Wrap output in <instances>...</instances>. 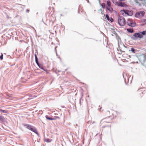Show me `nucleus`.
Here are the masks:
<instances>
[{
	"label": "nucleus",
	"instance_id": "1",
	"mask_svg": "<svg viewBox=\"0 0 146 146\" xmlns=\"http://www.w3.org/2000/svg\"><path fill=\"white\" fill-rule=\"evenodd\" d=\"M105 113L106 115L110 117V119L111 120L113 119L114 118L116 117L118 115L117 112L115 111H111V113L109 111H107Z\"/></svg>",
	"mask_w": 146,
	"mask_h": 146
},
{
	"label": "nucleus",
	"instance_id": "2",
	"mask_svg": "<svg viewBox=\"0 0 146 146\" xmlns=\"http://www.w3.org/2000/svg\"><path fill=\"white\" fill-rule=\"evenodd\" d=\"M118 22L121 26H123L125 24V20L122 16H119L118 19Z\"/></svg>",
	"mask_w": 146,
	"mask_h": 146
},
{
	"label": "nucleus",
	"instance_id": "3",
	"mask_svg": "<svg viewBox=\"0 0 146 146\" xmlns=\"http://www.w3.org/2000/svg\"><path fill=\"white\" fill-rule=\"evenodd\" d=\"M24 126L35 133H37V131L36 129L32 125L27 124H26L24 125Z\"/></svg>",
	"mask_w": 146,
	"mask_h": 146
},
{
	"label": "nucleus",
	"instance_id": "4",
	"mask_svg": "<svg viewBox=\"0 0 146 146\" xmlns=\"http://www.w3.org/2000/svg\"><path fill=\"white\" fill-rule=\"evenodd\" d=\"M127 24L129 26L134 27L136 25V24L131 19H129L127 22Z\"/></svg>",
	"mask_w": 146,
	"mask_h": 146
},
{
	"label": "nucleus",
	"instance_id": "5",
	"mask_svg": "<svg viewBox=\"0 0 146 146\" xmlns=\"http://www.w3.org/2000/svg\"><path fill=\"white\" fill-rule=\"evenodd\" d=\"M111 120H108L106 119H102L101 122L100 124L101 125H102V127H105L107 126V125H104V124L106 123H109L110 122V121Z\"/></svg>",
	"mask_w": 146,
	"mask_h": 146
},
{
	"label": "nucleus",
	"instance_id": "6",
	"mask_svg": "<svg viewBox=\"0 0 146 146\" xmlns=\"http://www.w3.org/2000/svg\"><path fill=\"white\" fill-rule=\"evenodd\" d=\"M145 14V12L144 11H140L137 12L135 14V17H140L144 16Z\"/></svg>",
	"mask_w": 146,
	"mask_h": 146
},
{
	"label": "nucleus",
	"instance_id": "7",
	"mask_svg": "<svg viewBox=\"0 0 146 146\" xmlns=\"http://www.w3.org/2000/svg\"><path fill=\"white\" fill-rule=\"evenodd\" d=\"M133 36L136 38H142L143 37V36L141 33H134L133 35Z\"/></svg>",
	"mask_w": 146,
	"mask_h": 146
},
{
	"label": "nucleus",
	"instance_id": "8",
	"mask_svg": "<svg viewBox=\"0 0 146 146\" xmlns=\"http://www.w3.org/2000/svg\"><path fill=\"white\" fill-rule=\"evenodd\" d=\"M123 11L125 13L130 16L132 15L133 14V12L132 11H129L125 10H124Z\"/></svg>",
	"mask_w": 146,
	"mask_h": 146
},
{
	"label": "nucleus",
	"instance_id": "9",
	"mask_svg": "<svg viewBox=\"0 0 146 146\" xmlns=\"http://www.w3.org/2000/svg\"><path fill=\"white\" fill-rule=\"evenodd\" d=\"M45 117L48 120H55L57 118H59V117L58 116H55L54 117V118L49 117L47 115H46Z\"/></svg>",
	"mask_w": 146,
	"mask_h": 146
},
{
	"label": "nucleus",
	"instance_id": "10",
	"mask_svg": "<svg viewBox=\"0 0 146 146\" xmlns=\"http://www.w3.org/2000/svg\"><path fill=\"white\" fill-rule=\"evenodd\" d=\"M117 5L118 6L121 7H124L127 6V5L125 4L124 3H122L121 2L117 3Z\"/></svg>",
	"mask_w": 146,
	"mask_h": 146
},
{
	"label": "nucleus",
	"instance_id": "11",
	"mask_svg": "<svg viewBox=\"0 0 146 146\" xmlns=\"http://www.w3.org/2000/svg\"><path fill=\"white\" fill-rule=\"evenodd\" d=\"M106 9L108 10L110 13H112L113 11V9L110 7H107Z\"/></svg>",
	"mask_w": 146,
	"mask_h": 146
},
{
	"label": "nucleus",
	"instance_id": "12",
	"mask_svg": "<svg viewBox=\"0 0 146 146\" xmlns=\"http://www.w3.org/2000/svg\"><path fill=\"white\" fill-rule=\"evenodd\" d=\"M127 30L128 32L130 33H132L133 32V29L132 28L127 29Z\"/></svg>",
	"mask_w": 146,
	"mask_h": 146
},
{
	"label": "nucleus",
	"instance_id": "13",
	"mask_svg": "<svg viewBox=\"0 0 146 146\" xmlns=\"http://www.w3.org/2000/svg\"><path fill=\"white\" fill-rule=\"evenodd\" d=\"M0 121H1L4 122L5 121V118L4 117L0 115Z\"/></svg>",
	"mask_w": 146,
	"mask_h": 146
},
{
	"label": "nucleus",
	"instance_id": "14",
	"mask_svg": "<svg viewBox=\"0 0 146 146\" xmlns=\"http://www.w3.org/2000/svg\"><path fill=\"white\" fill-rule=\"evenodd\" d=\"M0 111L2 112L3 113H8V111L7 110H4L0 109Z\"/></svg>",
	"mask_w": 146,
	"mask_h": 146
},
{
	"label": "nucleus",
	"instance_id": "15",
	"mask_svg": "<svg viewBox=\"0 0 146 146\" xmlns=\"http://www.w3.org/2000/svg\"><path fill=\"white\" fill-rule=\"evenodd\" d=\"M107 7H110L111 6V3L109 1H107Z\"/></svg>",
	"mask_w": 146,
	"mask_h": 146
},
{
	"label": "nucleus",
	"instance_id": "16",
	"mask_svg": "<svg viewBox=\"0 0 146 146\" xmlns=\"http://www.w3.org/2000/svg\"><path fill=\"white\" fill-rule=\"evenodd\" d=\"M45 141L46 142H51L52 140L49 139H46L45 140Z\"/></svg>",
	"mask_w": 146,
	"mask_h": 146
},
{
	"label": "nucleus",
	"instance_id": "17",
	"mask_svg": "<svg viewBox=\"0 0 146 146\" xmlns=\"http://www.w3.org/2000/svg\"><path fill=\"white\" fill-rule=\"evenodd\" d=\"M101 6L103 9H105L106 7L105 4L104 3H102L101 4Z\"/></svg>",
	"mask_w": 146,
	"mask_h": 146
},
{
	"label": "nucleus",
	"instance_id": "18",
	"mask_svg": "<svg viewBox=\"0 0 146 146\" xmlns=\"http://www.w3.org/2000/svg\"><path fill=\"white\" fill-rule=\"evenodd\" d=\"M140 33L142 35H145L146 34V31H143L141 32Z\"/></svg>",
	"mask_w": 146,
	"mask_h": 146
},
{
	"label": "nucleus",
	"instance_id": "19",
	"mask_svg": "<svg viewBox=\"0 0 146 146\" xmlns=\"http://www.w3.org/2000/svg\"><path fill=\"white\" fill-rule=\"evenodd\" d=\"M38 66L39 67V68L40 69L43 70H45V69L43 67L42 65L41 64H40Z\"/></svg>",
	"mask_w": 146,
	"mask_h": 146
},
{
	"label": "nucleus",
	"instance_id": "20",
	"mask_svg": "<svg viewBox=\"0 0 146 146\" xmlns=\"http://www.w3.org/2000/svg\"><path fill=\"white\" fill-rule=\"evenodd\" d=\"M129 51H131L133 53H135V50L133 48H131V50H129Z\"/></svg>",
	"mask_w": 146,
	"mask_h": 146
},
{
	"label": "nucleus",
	"instance_id": "21",
	"mask_svg": "<svg viewBox=\"0 0 146 146\" xmlns=\"http://www.w3.org/2000/svg\"><path fill=\"white\" fill-rule=\"evenodd\" d=\"M106 18L107 19V20L108 21H109L110 18H109L108 15L107 14H106Z\"/></svg>",
	"mask_w": 146,
	"mask_h": 146
},
{
	"label": "nucleus",
	"instance_id": "22",
	"mask_svg": "<svg viewBox=\"0 0 146 146\" xmlns=\"http://www.w3.org/2000/svg\"><path fill=\"white\" fill-rule=\"evenodd\" d=\"M35 61H36V63L37 64V65L38 66H39L40 64H39V63H38V59L37 60H35Z\"/></svg>",
	"mask_w": 146,
	"mask_h": 146
},
{
	"label": "nucleus",
	"instance_id": "23",
	"mask_svg": "<svg viewBox=\"0 0 146 146\" xmlns=\"http://www.w3.org/2000/svg\"><path fill=\"white\" fill-rule=\"evenodd\" d=\"M113 21V19L112 18H111L110 19V20L109 21H110L112 22Z\"/></svg>",
	"mask_w": 146,
	"mask_h": 146
},
{
	"label": "nucleus",
	"instance_id": "24",
	"mask_svg": "<svg viewBox=\"0 0 146 146\" xmlns=\"http://www.w3.org/2000/svg\"><path fill=\"white\" fill-rule=\"evenodd\" d=\"M3 55H1L0 56V59H1V60H2L3 59Z\"/></svg>",
	"mask_w": 146,
	"mask_h": 146
},
{
	"label": "nucleus",
	"instance_id": "25",
	"mask_svg": "<svg viewBox=\"0 0 146 146\" xmlns=\"http://www.w3.org/2000/svg\"><path fill=\"white\" fill-rule=\"evenodd\" d=\"M35 60L38 59L37 58V56H36V54H35Z\"/></svg>",
	"mask_w": 146,
	"mask_h": 146
},
{
	"label": "nucleus",
	"instance_id": "26",
	"mask_svg": "<svg viewBox=\"0 0 146 146\" xmlns=\"http://www.w3.org/2000/svg\"><path fill=\"white\" fill-rule=\"evenodd\" d=\"M44 71L46 72L47 74H48V71L47 70L45 69V70H44Z\"/></svg>",
	"mask_w": 146,
	"mask_h": 146
},
{
	"label": "nucleus",
	"instance_id": "27",
	"mask_svg": "<svg viewBox=\"0 0 146 146\" xmlns=\"http://www.w3.org/2000/svg\"><path fill=\"white\" fill-rule=\"evenodd\" d=\"M119 1H124L125 0H118Z\"/></svg>",
	"mask_w": 146,
	"mask_h": 146
},
{
	"label": "nucleus",
	"instance_id": "28",
	"mask_svg": "<svg viewBox=\"0 0 146 146\" xmlns=\"http://www.w3.org/2000/svg\"><path fill=\"white\" fill-rule=\"evenodd\" d=\"M137 1V0H135V1L137 3V1Z\"/></svg>",
	"mask_w": 146,
	"mask_h": 146
}]
</instances>
